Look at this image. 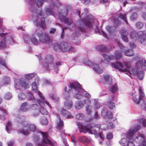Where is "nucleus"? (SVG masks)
<instances>
[{"instance_id":"32","label":"nucleus","mask_w":146,"mask_h":146,"mask_svg":"<svg viewBox=\"0 0 146 146\" xmlns=\"http://www.w3.org/2000/svg\"><path fill=\"white\" fill-rule=\"evenodd\" d=\"M103 56L104 59L107 62L113 60L115 59V57L113 55H108L106 54H104Z\"/></svg>"},{"instance_id":"28","label":"nucleus","mask_w":146,"mask_h":146,"mask_svg":"<svg viewBox=\"0 0 146 146\" xmlns=\"http://www.w3.org/2000/svg\"><path fill=\"white\" fill-rule=\"evenodd\" d=\"M25 117L22 115H17L15 116V120L17 122L21 123L25 121Z\"/></svg>"},{"instance_id":"15","label":"nucleus","mask_w":146,"mask_h":146,"mask_svg":"<svg viewBox=\"0 0 146 146\" xmlns=\"http://www.w3.org/2000/svg\"><path fill=\"white\" fill-rule=\"evenodd\" d=\"M139 96H138L135 93L132 94L133 99L134 102L137 104H139L140 100L145 97V95L142 90L140 86L139 89Z\"/></svg>"},{"instance_id":"19","label":"nucleus","mask_w":146,"mask_h":146,"mask_svg":"<svg viewBox=\"0 0 146 146\" xmlns=\"http://www.w3.org/2000/svg\"><path fill=\"white\" fill-rule=\"evenodd\" d=\"M40 42L50 44L51 43V41L48 36L45 33H43L39 38Z\"/></svg>"},{"instance_id":"34","label":"nucleus","mask_w":146,"mask_h":146,"mask_svg":"<svg viewBox=\"0 0 146 146\" xmlns=\"http://www.w3.org/2000/svg\"><path fill=\"white\" fill-rule=\"evenodd\" d=\"M31 40L32 43L35 45H37L40 44V41L33 35L31 37Z\"/></svg>"},{"instance_id":"43","label":"nucleus","mask_w":146,"mask_h":146,"mask_svg":"<svg viewBox=\"0 0 146 146\" xmlns=\"http://www.w3.org/2000/svg\"><path fill=\"white\" fill-rule=\"evenodd\" d=\"M120 34L122 36H127L128 35V33L127 30L121 29L120 31Z\"/></svg>"},{"instance_id":"39","label":"nucleus","mask_w":146,"mask_h":146,"mask_svg":"<svg viewBox=\"0 0 146 146\" xmlns=\"http://www.w3.org/2000/svg\"><path fill=\"white\" fill-rule=\"evenodd\" d=\"M117 90V85L115 84L114 85H112L110 88V90L111 92L114 93L116 92Z\"/></svg>"},{"instance_id":"44","label":"nucleus","mask_w":146,"mask_h":146,"mask_svg":"<svg viewBox=\"0 0 146 146\" xmlns=\"http://www.w3.org/2000/svg\"><path fill=\"white\" fill-rule=\"evenodd\" d=\"M138 17V15L136 13H133L131 15L130 19L132 21H134L137 19Z\"/></svg>"},{"instance_id":"10","label":"nucleus","mask_w":146,"mask_h":146,"mask_svg":"<svg viewBox=\"0 0 146 146\" xmlns=\"http://www.w3.org/2000/svg\"><path fill=\"white\" fill-rule=\"evenodd\" d=\"M78 125L79 128L80 129V132H83L84 133L88 132L89 133L93 134V133L92 131V130L94 132V134H96L98 133V131L99 130V129L98 128H97L98 130H96L94 129H93L92 127L89 125H84L80 122L78 123Z\"/></svg>"},{"instance_id":"57","label":"nucleus","mask_w":146,"mask_h":146,"mask_svg":"<svg viewBox=\"0 0 146 146\" xmlns=\"http://www.w3.org/2000/svg\"><path fill=\"white\" fill-rule=\"evenodd\" d=\"M94 100L95 101L94 103L95 108L96 109H99L100 108V104L99 102L96 99H95Z\"/></svg>"},{"instance_id":"37","label":"nucleus","mask_w":146,"mask_h":146,"mask_svg":"<svg viewBox=\"0 0 146 146\" xmlns=\"http://www.w3.org/2000/svg\"><path fill=\"white\" fill-rule=\"evenodd\" d=\"M23 38L26 44H28L31 40V38L27 34H25L23 35Z\"/></svg>"},{"instance_id":"6","label":"nucleus","mask_w":146,"mask_h":146,"mask_svg":"<svg viewBox=\"0 0 146 146\" xmlns=\"http://www.w3.org/2000/svg\"><path fill=\"white\" fill-rule=\"evenodd\" d=\"M36 56L39 59L40 64L42 66L43 69L47 70H50L53 69L54 68L56 73L59 70L58 67L61 65V62L60 61H58L56 62L55 65L53 64L52 62L54 60V58L52 55H46L44 58L45 63L43 64H41L42 60L41 54L36 55Z\"/></svg>"},{"instance_id":"50","label":"nucleus","mask_w":146,"mask_h":146,"mask_svg":"<svg viewBox=\"0 0 146 146\" xmlns=\"http://www.w3.org/2000/svg\"><path fill=\"white\" fill-rule=\"evenodd\" d=\"M107 105L109 108L113 109V108H115V104L111 101H109L108 102Z\"/></svg>"},{"instance_id":"51","label":"nucleus","mask_w":146,"mask_h":146,"mask_svg":"<svg viewBox=\"0 0 146 146\" xmlns=\"http://www.w3.org/2000/svg\"><path fill=\"white\" fill-rule=\"evenodd\" d=\"M100 127L102 129L104 130H107L109 129V126H107L106 124H101L100 126Z\"/></svg>"},{"instance_id":"54","label":"nucleus","mask_w":146,"mask_h":146,"mask_svg":"<svg viewBox=\"0 0 146 146\" xmlns=\"http://www.w3.org/2000/svg\"><path fill=\"white\" fill-rule=\"evenodd\" d=\"M0 64L5 66L8 70H9L7 67L5 61L1 58H0Z\"/></svg>"},{"instance_id":"60","label":"nucleus","mask_w":146,"mask_h":146,"mask_svg":"<svg viewBox=\"0 0 146 146\" xmlns=\"http://www.w3.org/2000/svg\"><path fill=\"white\" fill-rule=\"evenodd\" d=\"M12 98V95L11 93L8 92L7 93L5 96V98L7 100H10Z\"/></svg>"},{"instance_id":"3","label":"nucleus","mask_w":146,"mask_h":146,"mask_svg":"<svg viewBox=\"0 0 146 146\" xmlns=\"http://www.w3.org/2000/svg\"><path fill=\"white\" fill-rule=\"evenodd\" d=\"M141 128V126L139 125L131 126L127 133L121 134V139L119 142L120 144L122 146H135L133 141V136Z\"/></svg>"},{"instance_id":"45","label":"nucleus","mask_w":146,"mask_h":146,"mask_svg":"<svg viewBox=\"0 0 146 146\" xmlns=\"http://www.w3.org/2000/svg\"><path fill=\"white\" fill-rule=\"evenodd\" d=\"M10 82V78L8 77H5L4 78L3 80V83L4 85L9 84Z\"/></svg>"},{"instance_id":"56","label":"nucleus","mask_w":146,"mask_h":146,"mask_svg":"<svg viewBox=\"0 0 146 146\" xmlns=\"http://www.w3.org/2000/svg\"><path fill=\"white\" fill-rule=\"evenodd\" d=\"M136 26L138 29H141L143 27V24L142 22H138L136 23Z\"/></svg>"},{"instance_id":"17","label":"nucleus","mask_w":146,"mask_h":146,"mask_svg":"<svg viewBox=\"0 0 146 146\" xmlns=\"http://www.w3.org/2000/svg\"><path fill=\"white\" fill-rule=\"evenodd\" d=\"M135 142L139 144V146H146V139L145 136L142 134H139L134 139Z\"/></svg>"},{"instance_id":"61","label":"nucleus","mask_w":146,"mask_h":146,"mask_svg":"<svg viewBox=\"0 0 146 146\" xmlns=\"http://www.w3.org/2000/svg\"><path fill=\"white\" fill-rule=\"evenodd\" d=\"M106 29L108 32L110 33L112 32L113 31V27L110 26H106Z\"/></svg>"},{"instance_id":"25","label":"nucleus","mask_w":146,"mask_h":146,"mask_svg":"<svg viewBox=\"0 0 146 146\" xmlns=\"http://www.w3.org/2000/svg\"><path fill=\"white\" fill-rule=\"evenodd\" d=\"M20 110L21 111L26 112L30 110L29 105L27 102L22 103L20 108Z\"/></svg>"},{"instance_id":"62","label":"nucleus","mask_w":146,"mask_h":146,"mask_svg":"<svg viewBox=\"0 0 146 146\" xmlns=\"http://www.w3.org/2000/svg\"><path fill=\"white\" fill-rule=\"evenodd\" d=\"M6 47V44L4 42H0V48H4Z\"/></svg>"},{"instance_id":"13","label":"nucleus","mask_w":146,"mask_h":146,"mask_svg":"<svg viewBox=\"0 0 146 146\" xmlns=\"http://www.w3.org/2000/svg\"><path fill=\"white\" fill-rule=\"evenodd\" d=\"M115 42L120 48L121 50L124 53L125 55L128 56H131L134 55V52L132 49H127V47L123 46L117 40H115Z\"/></svg>"},{"instance_id":"46","label":"nucleus","mask_w":146,"mask_h":146,"mask_svg":"<svg viewBox=\"0 0 146 146\" xmlns=\"http://www.w3.org/2000/svg\"><path fill=\"white\" fill-rule=\"evenodd\" d=\"M36 75V73H31L27 74L25 75V77L28 79H30L34 77Z\"/></svg>"},{"instance_id":"63","label":"nucleus","mask_w":146,"mask_h":146,"mask_svg":"<svg viewBox=\"0 0 146 146\" xmlns=\"http://www.w3.org/2000/svg\"><path fill=\"white\" fill-rule=\"evenodd\" d=\"M113 137V135L111 133H110L107 134L106 138L108 140H110Z\"/></svg>"},{"instance_id":"53","label":"nucleus","mask_w":146,"mask_h":146,"mask_svg":"<svg viewBox=\"0 0 146 146\" xmlns=\"http://www.w3.org/2000/svg\"><path fill=\"white\" fill-rule=\"evenodd\" d=\"M26 95L23 92H21L18 95V97L19 99H23L26 98Z\"/></svg>"},{"instance_id":"59","label":"nucleus","mask_w":146,"mask_h":146,"mask_svg":"<svg viewBox=\"0 0 146 146\" xmlns=\"http://www.w3.org/2000/svg\"><path fill=\"white\" fill-rule=\"evenodd\" d=\"M35 33L39 38L44 33H42L40 29H38L35 31Z\"/></svg>"},{"instance_id":"33","label":"nucleus","mask_w":146,"mask_h":146,"mask_svg":"<svg viewBox=\"0 0 146 146\" xmlns=\"http://www.w3.org/2000/svg\"><path fill=\"white\" fill-rule=\"evenodd\" d=\"M80 36V34L79 32H75L71 35V38L74 40H77L78 39Z\"/></svg>"},{"instance_id":"38","label":"nucleus","mask_w":146,"mask_h":146,"mask_svg":"<svg viewBox=\"0 0 146 146\" xmlns=\"http://www.w3.org/2000/svg\"><path fill=\"white\" fill-rule=\"evenodd\" d=\"M40 122L41 125H46L48 124V121L46 118L44 116L42 117L41 119Z\"/></svg>"},{"instance_id":"20","label":"nucleus","mask_w":146,"mask_h":146,"mask_svg":"<svg viewBox=\"0 0 146 146\" xmlns=\"http://www.w3.org/2000/svg\"><path fill=\"white\" fill-rule=\"evenodd\" d=\"M30 110H33L35 113L32 114V115L35 117L38 116L39 114V105L36 104H33L29 106Z\"/></svg>"},{"instance_id":"8","label":"nucleus","mask_w":146,"mask_h":146,"mask_svg":"<svg viewBox=\"0 0 146 146\" xmlns=\"http://www.w3.org/2000/svg\"><path fill=\"white\" fill-rule=\"evenodd\" d=\"M37 135H39V138L36 135L34 136V138L38 143V146H48L49 144L51 146H54V144L50 140L48 139L47 133L40 132L38 133Z\"/></svg>"},{"instance_id":"35","label":"nucleus","mask_w":146,"mask_h":146,"mask_svg":"<svg viewBox=\"0 0 146 146\" xmlns=\"http://www.w3.org/2000/svg\"><path fill=\"white\" fill-rule=\"evenodd\" d=\"M84 106L83 103L80 101H77L74 104V106L77 110H79L82 108Z\"/></svg>"},{"instance_id":"14","label":"nucleus","mask_w":146,"mask_h":146,"mask_svg":"<svg viewBox=\"0 0 146 146\" xmlns=\"http://www.w3.org/2000/svg\"><path fill=\"white\" fill-rule=\"evenodd\" d=\"M83 63L85 65L91 66L92 68L94 70L98 73H101L103 72V70L100 68L98 64H94L90 61L87 58H85L84 59Z\"/></svg>"},{"instance_id":"27","label":"nucleus","mask_w":146,"mask_h":146,"mask_svg":"<svg viewBox=\"0 0 146 146\" xmlns=\"http://www.w3.org/2000/svg\"><path fill=\"white\" fill-rule=\"evenodd\" d=\"M129 36L130 39L133 42L135 41L138 38L137 33L133 31L130 32Z\"/></svg>"},{"instance_id":"9","label":"nucleus","mask_w":146,"mask_h":146,"mask_svg":"<svg viewBox=\"0 0 146 146\" xmlns=\"http://www.w3.org/2000/svg\"><path fill=\"white\" fill-rule=\"evenodd\" d=\"M38 94L40 96V98H35L39 105L40 106V109L39 113L40 112L42 115H47L48 112L46 110V109L42 107L43 105L46 106V105L48 106L49 107H50L49 102L45 99V97L43 96L42 94L39 92L38 93Z\"/></svg>"},{"instance_id":"16","label":"nucleus","mask_w":146,"mask_h":146,"mask_svg":"<svg viewBox=\"0 0 146 146\" xmlns=\"http://www.w3.org/2000/svg\"><path fill=\"white\" fill-rule=\"evenodd\" d=\"M27 127L30 131L34 132L36 129V126L34 124H31L29 126H23L22 129L19 130L20 133L24 135H27L29 133V131Z\"/></svg>"},{"instance_id":"41","label":"nucleus","mask_w":146,"mask_h":146,"mask_svg":"<svg viewBox=\"0 0 146 146\" xmlns=\"http://www.w3.org/2000/svg\"><path fill=\"white\" fill-rule=\"evenodd\" d=\"M114 54L116 58L118 59H120L122 56V54L121 52L117 50L115 51Z\"/></svg>"},{"instance_id":"11","label":"nucleus","mask_w":146,"mask_h":146,"mask_svg":"<svg viewBox=\"0 0 146 146\" xmlns=\"http://www.w3.org/2000/svg\"><path fill=\"white\" fill-rule=\"evenodd\" d=\"M118 18H120L122 19L128 25L126 13H121L115 16L114 18L113 23L115 27H117L121 24L120 21L118 20Z\"/></svg>"},{"instance_id":"4","label":"nucleus","mask_w":146,"mask_h":146,"mask_svg":"<svg viewBox=\"0 0 146 146\" xmlns=\"http://www.w3.org/2000/svg\"><path fill=\"white\" fill-rule=\"evenodd\" d=\"M77 12L82 21L78 26V31L83 33L86 32L88 27H92L93 23L94 21V17L91 15H87L85 13H82L80 15V11L79 10Z\"/></svg>"},{"instance_id":"48","label":"nucleus","mask_w":146,"mask_h":146,"mask_svg":"<svg viewBox=\"0 0 146 146\" xmlns=\"http://www.w3.org/2000/svg\"><path fill=\"white\" fill-rule=\"evenodd\" d=\"M92 107L90 105H87L86 107V111L88 114H90L91 113Z\"/></svg>"},{"instance_id":"26","label":"nucleus","mask_w":146,"mask_h":146,"mask_svg":"<svg viewBox=\"0 0 146 146\" xmlns=\"http://www.w3.org/2000/svg\"><path fill=\"white\" fill-rule=\"evenodd\" d=\"M78 140L80 142L84 143L90 142L91 141V139L90 137L82 136L79 137Z\"/></svg>"},{"instance_id":"40","label":"nucleus","mask_w":146,"mask_h":146,"mask_svg":"<svg viewBox=\"0 0 146 146\" xmlns=\"http://www.w3.org/2000/svg\"><path fill=\"white\" fill-rule=\"evenodd\" d=\"M11 123L10 121H8L6 125V129L7 131L9 133H10V131L11 130Z\"/></svg>"},{"instance_id":"29","label":"nucleus","mask_w":146,"mask_h":146,"mask_svg":"<svg viewBox=\"0 0 146 146\" xmlns=\"http://www.w3.org/2000/svg\"><path fill=\"white\" fill-rule=\"evenodd\" d=\"M73 105V102L71 100L67 99L64 102V106L66 109H69L71 108Z\"/></svg>"},{"instance_id":"52","label":"nucleus","mask_w":146,"mask_h":146,"mask_svg":"<svg viewBox=\"0 0 146 146\" xmlns=\"http://www.w3.org/2000/svg\"><path fill=\"white\" fill-rule=\"evenodd\" d=\"M76 117L77 119L82 120L84 118V116L82 113H80L76 114Z\"/></svg>"},{"instance_id":"12","label":"nucleus","mask_w":146,"mask_h":146,"mask_svg":"<svg viewBox=\"0 0 146 146\" xmlns=\"http://www.w3.org/2000/svg\"><path fill=\"white\" fill-rule=\"evenodd\" d=\"M15 87L17 90H21L22 88L24 89H27L29 87V82L26 80L22 81L19 79H17L15 80Z\"/></svg>"},{"instance_id":"22","label":"nucleus","mask_w":146,"mask_h":146,"mask_svg":"<svg viewBox=\"0 0 146 146\" xmlns=\"http://www.w3.org/2000/svg\"><path fill=\"white\" fill-rule=\"evenodd\" d=\"M64 127V123L62 120H61L60 118V120L57 122V126L56 129L57 130L61 133L64 134V131L63 130Z\"/></svg>"},{"instance_id":"5","label":"nucleus","mask_w":146,"mask_h":146,"mask_svg":"<svg viewBox=\"0 0 146 146\" xmlns=\"http://www.w3.org/2000/svg\"><path fill=\"white\" fill-rule=\"evenodd\" d=\"M64 90L65 92L67 93L71 94L72 92L74 97L78 100L82 98L83 97L82 94L86 92L82 89L81 85L76 82L70 83L68 88L66 86Z\"/></svg>"},{"instance_id":"49","label":"nucleus","mask_w":146,"mask_h":146,"mask_svg":"<svg viewBox=\"0 0 146 146\" xmlns=\"http://www.w3.org/2000/svg\"><path fill=\"white\" fill-rule=\"evenodd\" d=\"M138 122L141 123H142L143 126L146 127V119L144 118H141L138 120Z\"/></svg>"},{"instance_id":"47","label":"nucleus","mask_w":146,"mask_h":146,"mask_svg":"<svg viewBox=\"0 0 146 146\" xmlns=\"http://www.w3.org/2000/svg\"><path fill=\"white\" fill-rule=\"evenodd\" d=\"M50 98L56 101H58L59 100V98L57 97L55 93L50 94Z\"/></svg>"},{"instance_id":"64","label":"nucleus","mask_w":146,"mask_h":146,"mask_svg":"<svg viewBox=\"0 0 146 146\" xmlns=\"http://www.w3.org/2000/svg\"><path fill=\"white\" fill-rule=\"evenodd\" d=\"M3 113L5 115H7V111L2 107H0V113Z\"/></svg>"},{"instance_id":"2","label":"nucleus","mask_w":146,"mask_h":146,"mask_svg":"<svg viewBox=\"0 0 146 146\" xmlns=\"http://www.w3.org/2000/svg\"><path fill=\"white\" fill-rule=\"evenodd\" d=\"M123 64L125 67L121 63L117 62L113 63L111 66L116 69H118L119 71L125 72L129 76L132 74L137 76L140 80L143 79L144 77L143 70H146V60L142 59H140L137 61L133 68L130 70L131 63L130 62L125 61Z\"/></svg>"},{"instance_id":"21","label":"nucleus","mask_w":146,"mask_h":146,"mask_svg":"<svg viewBox=\"0 0 146 146\" xmlns=\"http://www.w3.org/2000/svg\"><path fill=\"white\" fill-rule=\"evenodd\" d=\"M146 32L143 31H139L137 33L138 38H140V42L141 44H143L145 39Z\"/></svg>"},{"instance_id":"30","label":"nucleus","mask_w":146,"mask_h":146,"mask_svg":"<svg viewBox=\"0 0 146 146\" xmlns=\"http://www.w3.org/2000/svg\"><path fill=\"white\" fill-rule=\"evenodd\" d=\"M62 115L66 118L69 119L72 117V116L71 115L70 113L68 111L62 109L61 111Z\"/></svg>"},{"instance_id":"42","label":"nucleus","mask_w":146,"mask_h":146,"mask_svg":"<svg viewBox=\"0 0 146 146\" xmlns=\"http://www.w3.org/2000/svg\"><path fill=\"white\" fill-rule=\"evenodd\" d=\"M50 3L53 6L57 7L60 6V3L58 0H53V2H51Z\"/></svg>"},{"instance_id":"55","label":"nucleus","mask_w":146,"mask_h":146,"mask_svg":"<svg viewBox=\"0 0 146 146\" xmlns=\"http://www.w3.org/2000/svg\"><path fill=\"white\" fill-rule=\"evenodd\" d=\"M26 97H27V98L30 100H32L34 99V98L33 95L30 92L27 93Z\"/></svg>"},{"instance_id":"31","label":"nucleus","mask_w":146,"mask_h":146,"mask_svg":"<svg viewBox=\"0 0 146 146\" xmlns=\"http://www.w3.org/2000/svg\"><path fill=\"white\" fill-rule=\"evenodd\" d=\"M104 77L107 84L110 85L112 84V78L111 76L109 75H106L104 76Z\"/></svg>"},{"instance_id":"24","label":"nucleus","mask_w":146,"mask_h":146,"mask_svg":"<svg viewBox=\"0 0 146 146\" xmlns=\"http://www.w3.org/2000/svg\"><path fill=\"white\" fill-rule=\"evenodd\" d=\"M96 49L98 51L106 52H109L112 49L111 47L108 48L104 45H98L96 46Z\"/></svg>"},{"instance_id":"1","label":"nucleus","mask_w":146,"mask_h":146,"mask_svg":"<svg viewBox=\"0 0 146 146\" xmlns=\"http://www.w3.org/2000/svg\"><path fill=\"white\" fill-rule=\"evenodd\" d=\"M46 0H26L29 9L32 12V15L30 19L33 21L37 27H41L44 29L46 28L45 23V18L50 15L55 16L51 9L48 6L45 7V11H42V10L36 9V7H41Z\"/></svg>"},{"instance_id":"58","label":"nucleus","mask_w":146,"mask_h":146,"mask_svg":"<svg viewBox=\"0 0 146 146\" xmlns=\"http://www.w3.org/2000/svg\"><path fill=\"white\" fill-rule=\"evenodd\" d=\"M54 49L56 52L59 51L61 50V47L58 44L55 45L54 46Z\"/></svg>"},{"instance_id":"18","label":"nucleus","mask_w":146,"mask_h":146,"mask_svg":"<svg viewBox=\"0 0 146 146\" xmlns=\"http://www.w3.org/2000/svg\"><path fill=\"white\" fill-rule=\"evenodd\" d=\"M61 50L63 52H73L74 50V47L68 45L67 43L63 42L61 44Z\"/></svg>"},{"instance_id":"23","label":"nucleus","mask_w":146,"mask_h":146,"mask_svg":"<svg viewBox=\"0 0 146 146\" xmlns=\"http://www.w3.org/2000/svg\"><path fill=\"white\" fill-rule=\"evenodd\" d=\"M101 115L103 117H106L108 118L111 119L113 118L112 113L110 111H108L105 108H104L101 111Z\"/></svg>"},{"instance_id":"36","label":"nucleus","mask_w":146,"mask_h":146,"mask_svg":"<svg viewBox=\"0 0 146 146\" xmlns=\"http://www.w3.org/2000/svg\"><path fill=\"white\" fill-rule=\"evenodd\" d=\"M38 84H36L35 82H33L32 84V90L35 92L36 94H37V95L39 96V99L40 96L38 94V92H40L39 91H37V86L38 85Z\"/></svg>"},{"instance_id":"7","label":"nucleus","mask_w":146,"mask_h":146,"mask_svg":"<svg viewBox=\"0 0 146 146\" xmlns=\"http://www.w3.org/2000/svg\"><path fill=\"white\" fill-rule=\"evenodd\" d=\"M71 9L70 6H66L65 7L66 11H65V10H62L60 13H58V15L59 17L60 21L64 22L66 24L68 29L72 31L76 29V25L75 23L72 22L71 19L67 18L66 17L68 13L70 10Z\"/></svg>"}]
</instances>
